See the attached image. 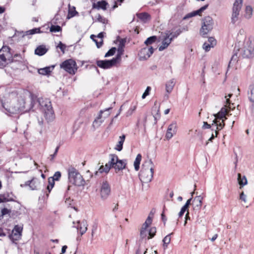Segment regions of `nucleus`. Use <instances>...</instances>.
Wrapping results in <instances>:
<instances>
[{"instance_id":"obj_63","label":"nucleus","mask_w":254,"mask_h":254,"mask_svg":"<svg viewBox=\"0 0 254 254\" xmlns=\"http://www.w3.org/2000/svg\"><path fill=\"white\" fill-rule=\"evenodd\" d=\"M153 117H154V121H155L154 123L156 124L157 122V120L160 119V115L159 114H158L157 113L155 115L153 116Z\"/></svg>"},{"instance_id":"obj_64","label":"nucleus","mask_w":254,"mask_h":254,"mask_svg":"<svg viewBox=\"0 0 254 254\" xmlns=\"http://www.w3.org/2000/svg\"><path fill=\"white\" fill-rule=\"evenodd\" d=\"M146 231L144 229H141L140 231V236L142 238H143L146 236Z\"/></svg>"},{"instance_id":"obj_51","label":"nucleus","mask_w":254,"mask_h":254,"mask_svg":"<svg viewBox=\"0 0 254 254\" xmlns=\"http://www.w3.org/2000/svg\"><path fill=\"white\" fill-rule=\"evenodd\" d=\"M151 89V88L150 86H147L144 92L143 93L142 95V98L144 99L145 97L149 94L150 91Z\"/></svg>"},{"instance_id":"obj_46","label":"nucleus","mask_w":254,"mask_h":254,"mask_svg":"<svg viewBox=\"0 0 254 254\" xmlns=\"http://www.w3.org/2000/svg\"><path fill=\"white\" fill-rule=\"evenodd\" d=\"M96 20H95V22L98 21L103 24H107L108 22V20L102 17L100 14H98L96 16Z\"/></svg>"},{"instance_id":"obj_25","label":"nucleus","mask_w":254,"mask_h":254,"mask_svg":"<svg viewBox=\"0 0 254 254\" xmlns=\"http://www.w3.org/2000/svg\"><path fill=\"white\" fill-rule=\"evenodd\" d=\"M48 51L46 46L44 45L38 46L35 50V54L39 56L45 55Z\"/></svg>"},{"instance_id":"obj_21","label":"nucleus","mask_w":254,"mask_h":254,"mask_svg":"<svg viewBox=\"0 0 254 254\" xmlns=\"http://www.w3.org/2000/svg\"><path fill=\"white\" fill-rule=\"evenodd\" d=\"M108 5V3L105 0H101L98 1L97 3H93L92 4V8L97 9H102L105 10L107 9Z\"/></svg>"},{"instance_id":"obj_3","label":"nucleus","mask_w":254,"mask_h":254,"mask_svg":"<svg viewBox=\"0 0 254 254\" xmlns=\"http://www.w3.org/2000/svg\"><path fill=\"white\" fill-rule=\"evenodd\" d=\"M68 179L69 183L78 186H84L85 181L82 176L75 168L70 167L68 169Z\"/></svg>"},{"instance_id":"obj_61","label":"nucleus","mask_w":254,"mask_h":254,"mask_svg":"<svg viewBox=\"0 0 254 254\" xmlns=\"http://www.w3.org/2000/svg\"><path fill=\"white\" fill-rule=\"evenodd\" d=\"M97 225L96 224H94L92 226V228L91 235H92V237H93L94 232L97 230Z\"/></svg>"},{"instance_id":"obj_12","label":"nucleus","mask_w":254,"mask_h":254,"mask_svg":"<svg viewBox=\"0 0 254 254\" xmlns=\"http://www.w3.org/2000/svg\"><path fill=\"white\" fill-rule=\"evenodd\" d=\"M119 63V61L116 59L115 58H113L110 60H97L96 64L97 65L103 69H109L115 66L116 64Z\"/></svg>"},{"instance_id":"obj_44","label":"nucleus","mask_w":254,"mask_h":254,"mask_svg":"<svg viewBox=\"0 0 254 254\" xmlns=\"http://www.w3.org/2000/svg\"><path fill=\"white\" fill-rule=\"evenodd\" d=\"M152 221V218L150 216H148L145 222L143 224L141 229L146 230V229L148 227L149 225L151 224Z\"/></svg>"},{"instance_id":"obj_49","label":"nucleus","mask_w":254,"mask_h":254,"mask_svg":"<svg viewBox=\"0 0 254 254\" xmlns=\"http://www.w3.org/2000/svg\"><path fill=\"white\" fill-rule=\"evenodd\" d=\"M61 177V173L59 171L56 172L54 176L51 178L52 179L54 180V181H58L60 178Z\"/></svg>"},{"instance_id":"obj_18","label":"nucleus","mask_w":254,"mask_h":254,"mask_svg":"<svg viewBox=\"0 0 254 254\" xmlns=\"http://www.w3.org/2000/svg\"><path fill=\"white\" fill-rule=\"evenodd\" d=\"M207 42H205L203 45V48L206 52H208L211 48L214 47L217 43L216 39L212 37H209Z\"/></svg>"},{"instance_id":"obj_28","label":"nucleus","mask_w":254,"mask_h":254,"mask_svg":"<svg viewBox=\"0 0 254 254\" xmlns=\"http://www.w3.org/2000/svg\"><path fill=\"white\" fill-rule=\"evenodd\" d=\"M214 125L216 127L215 129H216V130H220L225 126L224 120H222V121H221L220 120H217V119H214L213 121V123L212 124V126Z\"/></svg>"},{"instance_id":"obj_53","label":"nucleus","mask_w":254,"mask_h":254,"mask_svg":"<svg viewBox=\"0 0 254 254\" xmlns=\"http://www.w3.org/2000/svg\"><path fill=\"white\" fill-rule=\"evenodd\" d=\"M212 130H215V134L214 135L213 133L211 135V136L210 137V138L209 139V141H212V140L215 137H217V134H218V132L217 130H216V129H214V128L213 127L212 128Z\"/></svg>"},{"instance_id":"obj_62","label":"nucleus","mask_w":254,"mask_h":254,"mask_svg":"<svg viewBox=\"0 0 254 254\" xmlns=\"http://www.w3.org/2000/svg\"><path fill=\"white\" fill-rule=\"evenodd\" d=\"M31 183V180H29L28 181H26L25 182V183L24 184H21L20 185V186L21 187H27V186H29L30 187V183Z\"/></svg>"},{"instance_id":"obj_50","label":"nucleus","mask_w":254,"mask_h":254,"mask_svg":"<svg viewBox=\"0 0 254 254\" xmlns=\"http://www.w3.org/2000/svg\"><path fill=\"white\" fill-rule=\"evenodd\" d=\"M57 47L60 49L63 54L64 53L66 48V45L65 44H63L62 42L60 41Z\"/></svg>"},{"instance_id":"obj_60","label":"nucleus","mask_w":254,"mask_h":254,"mask_svg":"<svg viewBox=\"0 0 254 254\" xmlns=\"http://www.w3.org/2000/svg\"><path fill=\"white\" fill-rule=\"evenodd\" d=\"M95 43H96L97 47L98 48H100L102 46V45L103 44V39H101L100 42L95 41Z\"/></svg>"},{"instance_id":"obj_15","label":"nucleus","mask_w":254,"mask_h":254,"mask_svg":"<svg viewBox=\"0 0 254 254\" xmlns=\"http://www.w3.org/2000/svg\"><path fill=\"white\" fill-rule=\"evenodd\" d=\"M170 33H165V36L162 42V45L159 47V51H162L166 49L172 41V39L170 38Z\"/></svg>"},{"instance_id":"obj_48","label":"nucleus","mask_w":254,"mask_h":254,"mask_svg":"<svg viewBox=\"0 0 254 254\" xmlns=\"http://www.w3.org/2000/svg\"><path fill=\"white\" fill-rule=\"evenodd\" d=\"M116 50V47H112L105 54L104 57L107 58L113 56L115 54Z\"/></svg>"},{"instance_id":"obj_33","label":"nucleus","mask_w":254,"mask_h":254,"mask_svg":"<svg viewBox=\"0 0 254 254\" xmlns=\"http://www.w3.org/2000/svg\"><path fill=\"white\" fill-rule=\"evenodd\" d=\"M238 181L240 186V188L247 184L248 182L245 176H242L240 173L238 174Z\"/></svg>"},{"instance_id":"obj_55","label":"nucleus","mask_w":254,"mask_h":254,"mask_svg":"<svg viewBox=\"0 0 254 254\" xmlns=\"http://www.w3.org/2000/svg\"><path fill=\"white\" fill-rule=\"evenodd\" d=\"M211 127H213L212 126V125H211L210 124H208L207 122H204L203 125L202 126V128L203 129H208V128H210Z\"/></svg>"},{"instance_id":"obj_4","label":"nucleus","mask_w":254,"mask_h":254,"mask_svg":"<svg viewBox=\"0 0 254 254\" xmlns=\"http://www.w3.org/2000/svg\"><path fill=\"white\" fill-rule=\"evenodd\" d=\"M214 21L209 16H205L202 19L201 27L199 30V34L202 37H206L207 35L210 32L213 28Z\"/></svg>"},{"instance_id":"obj_54","label":"nucleus","mask_w":254,"mask_h":254,"mask_svg":"<svg viewBox=\"0 0 254 254\" xmlns=\"http://www.w3.org/2000/svg\"><path fill=\"white\" fill-rule=\"evenodd\" d=\"M165 208V206H164L163 211L162 212V213L161 214V219H162V221L164 222V225H165L166 222L167 220V217H166V216L165 215V214H164Z\"/></svg>"},{"instance_id":"obj_34","label":"nucleus","mask_w":254,"mask_h":254,"mask_svg":"<svg viewBox=\"0 0 254 254\" xmlns=\"http://www.w3.org/2000/svg\"><path fill=\"white\" fill-rule=\"evenodd\" d=\"M142 156L140 154H138L136 157L135 161L134 162V167L135 171H137L139 170L140 168V164Z\"/></svg>"},{"instance_id":"obj_32","label":"nucleus","mask_w":254,"mask_h":254,"mask_svg":"<svg viewBox=\"0 0 254 254\" xmlns=\"http://www.w3.org/2000/svg\"><path fill=\"white\" fill-rule=\"evenodd\" d=\"M126 135L125 134H123L122 136H120V140L115 148L116 150L121 151L123 149V144Z\"/></svg>"},{"instance_id":"obj_9","label":"nucleus","mask_w":254,"mask_h":254,"mask_svg":"<svg viewBox=\"0 0 254 254\" xmlns=\"http://www.w3.org/2000/svg\"><path fill=\"white\" fill-rule=\"evenodd\" d=\"M22 227L18 226V225H16L14 227L13 229L11 232L10 230L5 229L7 231V233L8 234V237L9 239L13 243H15L16 241L20 239L22 235Z\"/></svg>"},{"instance_id":"obj_14","label":"nucleus","mask_w":254,"mask_h":254,"mask_svg":"<svg viewBox=\"0 0 254 254\" xmlns=\"http://www.w3.org/2000/svg\"><path fill=\"white\" fill-rule=\"evenodd\" d=\"M117 40H119L120 43L118 48V54L115 58L119 62L121 60V56L123 54L124 51V48L125 46L127 40L126 38L120 39V36H118L117 37Z\"/></svg>"},{"instance_id":"obj_39","label":"nucleus","mask_w":254,"mask_h":254,"mask_svg":"<svg viewBox=\"0 0 254 254\" xmlns=\"http://www.w3.org/2000/svg\"><path fill=\"white\" fill-rule=\"evenodd\" d=\"M43 32L40 30V28H34L32 29L28 30L25 32V35H33L36 33H41Z\"/></svg>"},{"instance_id":"obj_45","label":"nucleus","mask_w":254,"mask_h":254,"mask_svg":"<svg viewBox=\"0 0 254 254\" xmlns=\"http://www.w3.org/2000/svg\"><path fill=\"white\" fill-rule=\"evenodd\" d=\"M62 28L59 25H52L50 28V31L51 32H58L62 31Z\"/></svg>"},{"instance_id":"obj_8","label":"nucleus","mask_w":254,"mask_h":254,"mask_svg":"<svg viewBox=\"0 0 254 254\" xmlns=\"http://www.w3.org/2000/svg\"><path fill=\"white\" fill-rule=\"evenodd\" d=\"M110 160L109 162L104 166L102 165L100 167L98 171H96L95 172V175H97L98 172L100 173H102L105 172L107 173L109 172L110 170L113 167V166L116 164V161H117V159H119L118 156L115 154H110L109 155Z\"/></svg>"},{"instance_id":"obj_22","label":"nucleus","mask_w":254,"mask_h":254,"mask_svg":"<svg viewBox=\"0 0 254 254\" xmlns=\"http://www.w3.org/2000/svg\"><path fill=\"white\" fill-rule=\"evenodd\" d=\"M208 7V4H205L204 6H202L201 8H200L199 9L195 10V11H193L190 13H188L184 18V19H186L196 16L197 15H200L204 10L206 9Z\"/></svg>"},{"instance_id":"obj_19","label":"nucleus","mask_w":254,"mask_h":254,"mask_svg":"<svg viewBox=\"0 0 254 254\" xmlns=\"http://www.w3.org/2000/svg\"><path fill=\"white\" fill-rule=\"evenodd\" d=\"M1 198L3 200V202L7 201H16L14 198H16V196L12 192H6L3 194H0Z\"/></svg>"},{"instance_id":"obj_47","label":"nucleus","mask_w":254,"mask_h":254,"mask_svg":"<svg viewBox=\"0 0 254 254\" xmlns=\"http://www.w3.org/2000/svg\"><path fill=\"white\" fill-rule=\"evenodd\" d=\"M156 228L155 227H151L149 231L148 234L149 236L148 237L147 239H150L152 238H153L155 235H156Z\"/></svg>"},{"instance_id":"obj_52","label":"nucleus","mask_w":254,"mask_h":254,"mask_svg":"<svg viewBox=\"0 0 254 254\" xmlns=\"http://www.w3.org/2000/svg\"><path fill=\"white\" fill-rule=\"evenodd\" d=\"M146 48L147 52H148V55L147 56V58H149L151 55L154 52V49L152 47H150V48Z\"/></svg>"},{"instance_id":"obj_7","label":"nucleus","mask_w":254,"mask_h":254,"mask_svg":"<svg viewBox=\"0 0 254 254\" xmlns=\"http://www.w3.org/2000/svg\"><path fill=\"white\" fill-rule=\"evenodd\" d=\"M60 67L71 75L75 74L78 69L76 62L72 59H67L62 62L60 64Z\"/></svg>"},{"instance_id":"obj_16","label":"nucleus","mask_w":254,"mask_h":254,"mask_svg":"<svg viewBox=\"0 0 254 254\" xmlns=\"http://www.w3.org/2000/svg\"><path fill=\"white\" fill-rule=\"evenodd\" d=\"M127 165V160L123 159L120 160L117 159V161L116 162V164L112 168H114L116 173H118L120 171L123 170L126 168Z\"/></svg>"},{"instance_id":"obj_24","label":"nucleus","mask_w":254,"mask_h":254,"mask_svg":"<svg viewBox=\"0 0 254 254\" xmlns=\"http://www.w3.org/2000/svg\"><path fill=\"white\" fill-rule=\"evenodd\" d=\"M239 51V49H237L236 47L234 48L233 55H232L231 60L229 62L228 67L230 66L231 64L236 63L238 61V59L241 57H240V55H238Z\"/></svg>"},{"instance_id":"obj_38","label":"nucleus","mask_w":254,"mask_h":254,"mask_svg":"<svg viewBox=\"0 0 254 254\" xmlns=\"http://www.w3.org/2000/svg\"><path fill=\"white\" fill-rule=\"evenodd\" d=\"M173 233H171L164 238V239L163 240V248L164 249H165L167 248L168 244L170 243L171 235H173Z\"/></svg>"},{"instance_id":"obj_36","label":"nucleus","mask_w":254,"mask_h":254,"mask_svg":"<svg viewBox=\"0 0 254 254\" xmlns=\"http://www.w3.org/2000/svg\"><path fill=\"white\" fill-rule=\"evenodd\" d=\"M182 32V30L181 28H178L174 32H172L170 30H167L165 33H171L170 38L172 39V40L173 41L174 39L177 38Z\"/></svg>"},{"instance_id":"obj_58","label":"nucleus","mask_w":254,"mask_h":254,"mask_svg":"<svg viewBox=\"0 0 254 254\" xmlns=\"http://www.w3.org/2000/svg\"><path fill=\"white\" fill-rule=\"evenodd\" d=\"M246 195H245L244 192H242L240 195V199L244 202H246Z\"/></svg>"},{"instance_id":"obj_56","label":"nucleus","mask_w":254,"mask_h":254,"mask_svg":"<svg viewBox=\"0 0 254 254\" xmlns=\"http://www.w3.org/2000/svg\"><path fill=\"white\" fill-rule=\"evenodd\" d=\"M48 186H50L51 188H53L55 185V181L51 179V178H49L48 179Z\"/></svg>"},{"instance_id":"obj_29","label":"nucleus","mask_w":254,"mask_h":254,"mask_svg":"<svg viewBox=\"0 0 254 254\" xmlns=\"http://www.w3.org/2000/svg\"><path fill=\"white\" fill-rule=\"evenodd\" d=\"M176 84L175 80L174 78L171 79L166 83V91L168 93H170Z\"/></svg>"},{"instance_id":"obj_35","label":"nucleus","mask_w":254,"mask_h":254,"mask_svg":"<svg viewBox=\"0 0 254 254\" xmlns=\"http://www.w3.org/2000/svg\"><path fill=\"white\" fill-rule=\"evenodd\" d=\"M139 56L140 60H147L149 58H147L148 55V52H147L146 48H142L139 52Z\"/></svg>"},{"instance_id":"obj_11","label":"nucleus","mask_w":254,"mask_h":254,"mask_svg":"<svg viewBox=\"0 0 254 254\" xmlns=\"http://www.w3.org/2000/svg\"><path fill=\"white\" fill-rule=\"evenodd\" d=\"M243 0H236L233 4L231 23L233 24L238 20L240 10L242 6Z\"/></svg>"},{"instance_id":"obj_43","label":"nucleus","mask_w":254,"mask_h":254,"mask_svg":"<svg viewBox=\"0 0 254 254\" xmlns=\"http://www.w3.org/2000/svg\"><path fill=\"white\" fill-rule=\"evenodd\" d=\"M245 11L246 14L245 16L246 18L249 19L251 17L253 13V8L252 6L250 5L247 6L246 7Z\"/></svg>"},{"instance_id":"obj_13","label":"nucleus","mask_w":254,"mask_h":254,"mask_svg":"<svg viewBox=\"0 0 254 254\" xmlns=\"http://www.w3.org/2000/svg\"><path fill=\"white\" fill-rule=\"evenodd\" d=\"M240 57L242 58H251L254 56V47L248 45H245L243 48L240 49Z\"/></svg>"},{"instance_id":"obj_20","label":"nucleus","mask_w":254,"mask_h":254,"mask_svg":"<svg viewBox=\"0 0 254 254\" xmlns=\"http://www.w3.org/2000/svg\"><path fill=\"white\" fill-rule=\"evenodd\" d=\"M112 107H109L106 108L104 110H101L99 112V115L98 117L95 119L93 123V126L98 127L101 125V124L103 122L104 120H102V114L105 111H109L111 110Z\"/></svg>"},{"instance_id":"obj_40","label":"nucleus","mask_w":254,"mask_h":254,"mask_svg":"<svg viewBox=\"0 0 254 254\" xmlns=\"http://www.w3.org/2000/svg\"><path fill=\"white\" fill-rule=\"evenodd\" d=\"M202 199L203 197H201L200 195L196 196L194 197L193 202L196 203V207H198V208H200L201 207L202 203Z\"/></svg>"},{"instance_id":"obj_17","label":"nucleus","mask_w":254,"mask_h":254,"mask_svg":"<svg viewBox=\"0 0 254 254\" xmlns=\"http://www.w3.org/2000/svg\"><path fill=\"white\" fill-rule=\"evenodd\" d=\"M177 131V124L176 123H173L170 124L167 129V132L166 134V137L167 139H171L173 134L176 133Z\"/></svg>"},{"instance_id":"obj_37","label":"nucleus","mask_w":254,"mask_h":254,"mask_svg":"<svg viewBox=\"0 0 254 254\" xmlns=\"http://www.w3.org/2000/svg\"><path fill=\"white\" fill-rule=\"evenodd\" d=\"M249 90L250 92V93L248 92L249 99L251 102H254V84L251 85Z\"/></svg>"},{"instance_id":"obj_30","label":"nucleus","mask_w":254,"mask_h":254,"mask_svg":"<svg viewBox=\"0 0 254 254\" xmlns=\"http://www.w3.org/2000/svg\"><path fill=\"white\" fill-rule=\"evenodd\" d=\"M31 183H30V188L31 190H37L39 189L40 182L36 178H33L31 180Z\"/></svg>"},{"instance_id":"obj_57","label":"nucleus","mask_w":254,"mask_h":254,"mask_svg":"<svg viewBox=\"0 0 254 254\" xmlns=\"http://www.w3.org/2000/svg\"><path fill=\"white\" fill-rule=\"evenodd\" d=\"M5 231L7 232L5 229L4 230L3 228L0 227V237H4L6 235V233Z\"/></svg>"},{"instance_id":"obj_26","label":"nucleus","mask_w":254,"mask_h":254,"mask_svg":"<svg viewBox=\"0 0 254 254\" xmlns=\"http://www.w3.org/2000/svg\"><path fill=\"white\" fill-rule=\"evenodd\" d=\"M55 65H51L49 66H46L44 68H41L38 69V72L39 74L46 75L49 74L54 69L55 67Z\"/></svg>"},{"instance_id":"obj_23","label":"nucleus","mask_w":254,"mask_h":254,"mask_svg":"<svg viewBox=\"0 0 254 254\" xmlns=\"http://www.w3.org/2000/svg\"><path fill=\"white\" fill-rule=\"evenodd\" d=\"M78 226L77 229L79 231L80 235H83L87 230V222L85 220H83L82 222L78 221Z\"/></svg>"},{"instance_id":"obj_10","label":"nucleus","mask_w":254,"mask_h":254,"mask_svg":"<svg viewBox=\"0 0 254 254\" xmlns=\"http://www.w3.org/2000/svg\"><path fill=\"white\" fill-rule=\"evenodd\" d=\"M111 193V187L109 183L105 180L101 184L100 188V197L102 200L108 199Z\"/></svg>"},{"instance_id":"obj_41","label":"nucleus","mask_w":254,"mask_h":254,"mask_svg":"<svg viewBox=\"0 0 254 254\" xmlns=\"http://www.w3.org/2000/svg\"><path fill=\"white\" fill-rule=\"evenodd\" d=\"M157 39V37L156 36H152L145 40L144 42V44L146 45H151L156 42Z\"/></svg>"},{"instance_id":"obj_27","label":"nucleus","mask_w":254,"mask_h":254,"mask_svg":"<svg viewBox=\"0 0 254 254\" xmlns=\"http://www.w3.org/2000/svg\"><path fill=\"white\" fill-rule=\"evenodd\" d=\"M137 17L143 22H146L150 19V15L147 12H144L136 13Z\"/></svg>"},{"instance_id":"obj_5","label":"nucleus","mask_w":254,"mask_h":254,"mask_svg":"<svg viewBox=\"0 0 254 254\" xmlns=\"http://www.w3.org/2000/svg\"><path fill=\"white\" fill-rule=\"evenodd\" d=\"M38 102L41 106V110L44 115V117L48 121H51L54 118V111L50 101L48 100L41 101L38 99Z\"/></svg>"},{"instance_id":"obj_6","label":"nucleus","mask_w":254,"mask_h":254,"mask_svg":"<svg viewBox=\"0 0 254 254\" xmlns=\"http://www.w3.org/2000/svg\"><path fill=\"white\" fill-rule=\"evenodd\" d=\"M10 50L11 49L8 46H3L0 50V68H3L13 62L12 58L8 57Z\"/></svg>"},{"instance_id":"obj_42","label":"nucleus","mask_w":254,"mask_h":254,"mask_svg":"<svg viewBox=\"0 0 254 254\" xmlns=\"http://www.w3.org/2000/svg\"><path fill=\"white\" fill-rule=\"evenodd\" d=\"M0 212L1 213L0 214V220H1L3 218L4 216L7 214L10 215L11 212V210L10 209L3 208L2 209H1Z\"/></svg>"},{"instance_id":"obj_2","label":"nucleus","mask_w":254,"mask_h":254,"mask_svg":"<svg viewBox=\"0 0 254 254\" xmlns=\"http://www.w3.org/2000/svg\"><path fill=\"white\" fill-rule=\"evenodd\" d=\"M35 100L33 95H31L30 107L28 108L26 107L25 100L21 98L18 99L16 104L12 106L7 111L13 114L24 113L30 111L33 108Z\"/></svg>"},{"instance_id":"obj_1","label":"nucleus","mask_w":254,"mask_h":254,"mask_svg":"<svg viewBox=\"0 0 254 254\" xmlns=\"http://www.w3.org/2000/svg\"><path fill=\"white\" fill-rule=\"evenodd\" d=\"M154 165L151 159L145 161L139 173V179L144 183L151 182L153 178Z\"/></svg>"},{"instance_id":"obj_59","label":"nucleus","mask_w":254,"mask_h":254,"mask_svg":"<svg viewBox=\"0 0 254 254\" xmlns=\"http://www.w3.org/2000/svg\"><path fill=\"white\" fill-rule=\"evenodd\" d=\"M74 9L73 10H69L68 11V15H70L71 17L74 16L75 14L77 13V12L75 10L74 7Z\"/></svg>"},{"instance_id":"obj_31","label":"nucleus","mask_w":254,"mask_h":254,"mask_svg":"<svg viewBox=\"0 0 254 254\" xmlns=\"http://www.w3.org/2000/svg\"><path fill=\"white\" fill-rule=\"evenodd\" d=\"M226 112L227 110L225 108H221V110L218 113L214 115V117H215L214 119H217V120L222 121L223 118L225 117Z\"/></svg>"}]
</instances>
